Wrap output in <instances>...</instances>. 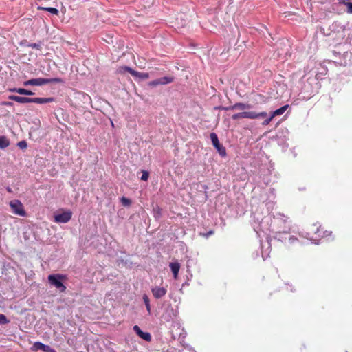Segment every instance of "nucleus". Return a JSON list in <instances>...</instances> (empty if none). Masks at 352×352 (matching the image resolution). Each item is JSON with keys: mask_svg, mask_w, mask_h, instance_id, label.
Segmentation results:
<instances>
[{"mask_svg": "<svg viewBox=\"0 0 352 352\" xmlns=\"http://www.w3.org/2000/svg\"><path fill=\"white\" fill-rule=\"evenodd\" d=\"M324 236V232L322 229L321 226L318 223H314L309 226L307 231L305 232V237L315 243H318Z\"/></svg>", "mask_w": 352, "mask_h": 352, "instance_id": "obj_1", "label": "nucleus"}, {"mask_svg": "<svg viewBox=\"0 0 352 352\" xmlns=\"http://www.w3.org/2000/svg\"><path fill=\"white\" fill-rule=\"evenodd\" d=\"M9 100L15 101L16 102L24 103H36V104H45L52 102L55 100L54 98H28L23 96H19L15 95H10L8 97Z\"/></svg>", "mask_w": 352, "mask_h": 352, "instance_id": "obj_2", "label": "nucleus"}, {"mask_svg": "<svg viewBox=\"0 0 352 352\" xmlns=\"http://www.w3.org/2000/svg\"><path fill=\"white\" fill-rule=\"evenodd\" d=\"M56 82V83H64V80L61 78H32L30 80L23 82L24 86H42L48 83Z\"/></svg>", "mask_w": 352, "mask_h": 352, "instance_id": "obj_3", "label": "nucleus"}, {"mask_svg": "<svg viewBox=\"0 0 352 352\" xmlns=\"http://www.w3.org/2000/svg\"><path fill=\"white\" fill-rule=\"evenodd\" d=\"M66 276L60 274H53L48 276L49 283L56 287L60 292L66 290V287L63 285V280L66 279Z\"/></svg>", "mask_w": 352, "mask_h": 352, "instance_id": "obj_4", "label": "nucleus"}, {"mask_svg": "<svg viewBox=\"0 0 352 352\" xmlns=\"http://www.w3.org/2000/svg\"><path fill=\"white\" fill-rule=\"evenodd\" d=\"M10 208L14 214L24 217L25 215V211L23 208V206L19 200H13L10 201L9 204Z\"/></svg>", "mask_w": 352, "mask_h": 352, "instance_id": "obj_5", "label": "nucleus"}, {"mask_svg": "<svg viewBox=\"0 0 352 352\" xmlns=\"http://www.w3.org/2000/svg\"><path fill=\"white\" fill-rule=\"evenodd\" d=\"M210 139L213 146L218 151L219 155L222 157H225L226 155V148L219 143L217 135L214 133H210Z\"/></svg>", "mask_w": 352, "mask_h": 352, "instance_id": "obj_6", "label": "nucleus"}, {"mask_svg": "<svg viewBox=\"0 0 352 352\" xmlns=\"http://www.w3.org/2000/svg\"><path fill=\"white\" fill-rule=\"evenodd\" d=\"M72 217V212L69 210L54 216V221L60 223L69 222Z\"/></svg>", "mask_w": 352, "mask_h": 352, "instance_id": "obj_7", "label": "nucleus"}, {"mask_svg": "<svg viewBox=\"0 0 352 352\" xmlns=\"http://www.w3.org/2000/svg\"><path fill=\"white\" fill-rule=\"evenodd\" d=\"M251 107V106L249 104H245L243 102H236L234 105L230 107H216L217 109H223L225 111L228 110H245L248 109Z\"/></svg>", "mask_w": 352, "mask_h": 352, "instance_id": "obj_8", "label": "nucleus"}, {"mask_svg": "<svg viewBox=\"0 0 352 352\" xmlns=\"http://www.w3.org/2000/svg\"><path fill=\"white\" fill-rule=\"evenodd\" d=\"M133 331L137 333V335H138V336L140 337L142 339L148 342L151 340V334L148 332L142 331L138 325L133 326Z\"/></svg>", "mask_w": 352, "mask_h": 352, "instance_id": "obj_9", "label": "nucleus"}, {"mask_svg": "<svg viewBox=\"0 0 352 352\" xmlns=\"http://www.w3.org/2000/svg\"><path fill=\"white\" fill-rule=\"evenodd\" d=\"M152 294L153 296L157 298H161L163 296H164L167 292L166 289L164 287H155L151 289Z\"/></svg>", "mask_w": 352, "mask_h": 352, "instance_id": "obj_10", "label": "nucleus"}, {"mask_svg": "<svg viewBox=\"0 0 352 352\" xmlns=\"http://www.w3.org/2000/svg\"><path fill=\"white\" fill-rule=\"evenodd\" d=\"M51 346L49 345L44 344L43 343L41 342H36L32 345L31 349L34 351H36L38 350H42L45 352H48L51 351Z\"/></svg>", "mask_w": 352, "mask_h": 352, "instance_id": "obj_11", "label": "nucleus"}, {"mask_svg": "<svg viewBox=\"0 0 352 352\" xmlns=\"http://www.w3.org/2000/svg\"><path fill=\"white\" fill-rule=\"evenodd\" d=\"M169 267L173 274L175 279H177L178 274L180 269V264L178 262H171L169 264Z\"/></svg>", "mask_w": 352, "mask_h": 352, "instance_id": "obj_12", "label": "nucleus"}, {"mask_svg": "<svg viewBox=\"0 0 352 352\" xmlns=\"http://www.w3.org/2000/svg\"><path fill=\"white\" fill-rule=\"evenodd\" d=\"M250 111H242L238 113H235L232 116V120H236L241 118L250 119Z\"/></svg>", "mask_w": 352, "mask_h": 352, "instance_id": "obj_13", "label": "nucleus"}, {"mask_svg": "<svg viewBox=\"0 0 352 352\" xmlns=\"http://www.w3.org/2000/svg\"><path fill=\"white\" fill-rule=\"evenodd\" d=\"M289 107L288 104L284 105L282 107L275 110L274 111L271 113V116L274 118L278 116H280L285 113V111Z\"/></svg>", "mask_w": 352, "mask_h": 352, "instance_id": "obj_14", "label": "nucleus"}, {"mask_svg": "<svg viewBox=\"0 0 352 352\" xmlns=\"http://www.w3.org/2000/svg\"><path fill=\"white\" fill-rule=\"evenodd\" d=\"M157 80L159 85H166L173 82L174 78L171 76H164Z\"/></svg>", "mask_w": 352, "mask_h": 352, "instance_id": "obj_15", "label": "nucleus"}, {"mask_svg": "<svg viewBox=\"0 0 352 352\" xmlns=\"http://www.w3.org/2000/svg\"><path fill=\"white\" fill-rule=\"evenodd\" d=\"M255 100L256 101L257 103L265 104L268 102L269 98L263 94H257L256 96Z\"/></svg>", "mask_w": 352, "mask_h": 352, "instance_id": "obj_16", "label": "nucleus"}, {"mask_svg": "<svg viewBox=\"0 0 352 352\" xmlns=\"http://www.w3.org/2000/svg\"><path fill=\"white\" fill-rule=\"evenodd\" d=\"M250 119H257L259 118H265L267 116V113L265 111H262L260 113H256L255 111H250Z\"/></svg>", "mask_w": 352, "mask_h": 352, "instance_id": "obj_17", "label": "nucleus"}, {"mask_svg": "<svg viewBox=\"0 0 352 352\" xmlns=\"http://www.w3.org/2000/svg\"><path fill=\"white\" fill-rule=\"evenodd\" d=\"M132 76L134 77H138L141 79H148L149 78V74L148 73H142L139 72L138 71H135L133 69L132 72Z\"/></svg>", "mask_w": 352, "mask_h": 352, "instance_id": "obj_18", "label": "nucleus"}, {"mask_svg": "<svg viewBox=\"0 0 352 352\" xmlns=\"http://www.w3.org/2000/svg\"><path fill=\"white\" fill-rule=\"evenodd\" d=\"M133 69L129 67H127V66H120L119 67L117 70H116V72L118 74H124L125 72H129L130 73L131 75H132V72H133Z\"/></svg>", "mask_w": 352, "mask_h": 352, "instance_id": "obj_19", "label": "nucleus"}, {"mask_svg": "<svg viewBox=\"0 0 352 352\" xmlns=\"http://www.w3.org/2000/svg\"><path fill=\"white\" fill-rule=\"evenodd\" d=\"M10 145V141L6 136H0V148L3 149Z\"/></svg>", "mask_w": 352, "mask_h": 352, "instance_id": "obj_20", "label": "nucleus"}, {"mask_svg": "<svg viewBox=\"0 0 352 352\" xmlns=\"http://www.w3.org/2000/svg\"><path fill=\"white\" fill-rule=\"evenodd\" d=\"M38 9L46 10V11L50 12L51 14H55V15H58V12H59L56 8H52V7H47V8L39 7Z\"/></svg>", "mask_w": 352, "mask_h": 352, "instance_id": "obj_21", "label": "nucleus"}, {"mask_svg": "<svg viewBox=\"0 0 352 352\" xmlns=\"http://www.w3.org/2000/svg\"><path fill=\"white\" fill-rule=\"evenodd\" d=\"M142 298H143L144 302L146 305V310L148 311V313H150L151 312V305H150V300H149L148 296L146 294H144Z\"/></svg>", "mask_w": 352, "mask_h": 352, "instance_id": "obj_22", "label": "nucleus"}, {"mask_svg": "<svg viewBox=\"0 0 352 352\" xmlns=\"http://www.w3.org/2000/svg\"><path fill=\"white\" fill-rule=\"evenodd\" d=\"M19 94L21 95H25V96H32L34 94V93L32 92V91L24 89V88H19Z\"/></svg>", "mask_w": 352, "mask_h": 352, "instance_id": "obj_23", "label": "nucleus"}, {"mask_svg": "<svg viewBox=\"0 0 352 352\" xmlns=\"http://www.w3.org/2000/svg\"><path fill=\"white\" fill-rule=\"evenodd\" d=\"M120 201L122 203V205L123 206H126V207H129L131 206V199L125 197H122L121 199H120Z\"/></svg>", "mask_w": 352, "mask_h": 352, "instance_id": "obj_24", "label": "nucleus"}, {"mask_svg": "<svg viewBox=\"0 0 352 352\" xmlns=\"http://www.w3.org/2000/svg\"><path fill=\"white\" fill-rule=\"evenodd\" d=\"M28 47L31 48H35L36 50H41V43H28L27 45Z\"/></svg>", "mask_w": 352, "mask_h": 352, "instance_id": "obj_25", "label": "nucleus"}, {"mask_svg": "<svg viewBox=\"0 0 352 352\" xmlns=\"http://www.w3.org/2000/svg\"><path fill=\"white\" fill-rule=\"evenodd\" d=\"M10 320L7 318V317L3 314H0V324H8Z\"/></svg>", "mask_w": 352, "mask_h": 352, "instance_id": "obj_26", "label": "nucleus"}, {"mask_svg": "<svg viewBox=\"0 0 352 352\" xmlns=\"http://www.w3.org/2000/svg\"><path fill=\"white\" fill-rule=\"evenodd\" d=\"M17 146L21 149H25L27 148V146H28V144H27L26 141L22 140V141H20V142H18Z\"/></svg>", "mask_w": 352, "mask_h": 352, "instance_id": "obj_27", "label": "nucleus"}, {"mask_svg": "<svg viewBox=\"0 0 352 352\" xmlns=\"http://www.w3.org/2000/svg\"><path fill=\"white\" fill-rule=\"evenodd\" d=\"M149 177V173L146 170H142V175L141 177V179L142 181H147Z\"/></svg>", "mask_w": 352, "mask_h": 352, "instance_id": "obj_28", "label": "nucleus"}, {"mask_svg": "<svg viewBox=\"0 0 352 352\" xmlns=\"http://www.w3.org/2000/svg\"><path fill=\"white\" fill-rule=\"evenodd\" d=\"M273 118H274L270 115V116L268 118L265 119V120L263 122L262 124H263V126H267V125H268V124L271 122V121L273 120Z\"/></svg>", "mask_w": 352, "mask_h": 352, "instance_id": "obj_29", "label": "nucleus"}, {"mask_svg": "<svg viewBox=\"0 0 352 352\" xmlns=\"http://www.w3.org/2000/svg\"><path fill=\"white\" fill-rule=\"evenodd\" d=\"M344 4L347 6V12L349 14H352V3L346 2Z\"/></svg>", "mask_w": 352, "mask_h": 352, "instance_id": "obj_30", "label": "nucleus"}, {"mask_svg": "<svg viewBox=\"0 0 352 352\" xmlns=\"http://www.w3.org/2000/svg\"><path fill=\"white\" fill-rule=\"evenodd\" d=\"M148 85L151 86V87H155V86L159 85L157 80L156 79V80L149 82Z\"/></svg>", "mask_w": 352, "mask_h": 352, "instance_id": "obj_31", "label": "nucleus"}, {"mask_svg": "<svg viewBox=\"0 0 352 352\" xmlns=\"http://www.w3.org/2000/svg\"><path fill=\"white\" fill-rule=\"evenodd\" d=\"M2 106L11 107L13 105L12 102L4 101L1 102Z\"/></svg>", "mask_w": 352, "mask_h": 352, "instance_id": "obj_32", "label": "nucleus"}, {"mask_svg": "<svg viewBox=\"0 0 352 352\" xmlns=\"http://www.w3.org/2000/svg\"><path fill=\"white\" fill-rule=\"evenodd\" d=\"M19 88H16V87H14V88H10L8 89V91H10V92L17 93V94H19Z\"/></svg>", "mask_w": 352, "mask_h": 352, "instance_id": "obj_33", "label": "nucleus"}, {"mask_svg": "<svg viewBox=\"0 0 352 352\" xmlns=\"http://www.w3.org/2000/svg\"><path fill=\"white\" fill-rule=\"evenodd\" d=\"M213 234H214V231L210 230L208 233L204 234V236L207 238V237H208L209 236H210V235H212Z\"/></svg>", "mask_w": 352, "mask_h": 352, "instance_id": "obj_34", "label": "nucleus"}, {"mask_svg": "<svg viewBox=\"0 0 352 352\" xmlns=\"http://www.w3.org/2000/svg\"><path fill=\"white\" fill-rule=\"evenodd\" d=\"M48 352H56V351L54 349L51 348V351H50Z\"/></svg>", "mask_w": 352, "mask_h": 352, "instance_id": "obj_35", "label": "nucleus"}, {"mask_svg": "<svg viewBox=\"0 0 352 352\" xmlns=\"http://www.w3.org/2000/svg\"><path fill=\"white\" fill-rule=\"evenodd\" d=\"M111 126L113 127V122H112V121H111Z\"/></svg>", "mask_w": 352, "mask_h": 352, "instance_id": "obj_36", "label": "nucleus"}]
</instances>
